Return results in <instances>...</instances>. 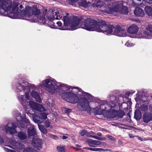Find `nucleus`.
<instances>
[{
  "label": "nucleus",
  "mask_w": 152,
  "mask_h": 152,
  "mask_svg": "<svg viewBox=\"0 0 152 152\" xmlns=\"http://www.w3.org/2000/svg\"><path fill=\"white\" fill-rule=\"evenodd\" d=\"M39 87H45L46 91L51 94H54L57 88H61L65 91L72 89L69 92L62 94V98L66 101L72 104L79 101V104L83 111L89 112L91 110L89 103L93 99V96L90 94L83 91L81 89L58 82L52 78H47L40 82Z\"/></svg>",
  "instance_id": "1"
},
{
  "label": "nucleus",
  "mask_w": 152,
  "mask_h": 152,
  "mask_svg": "<svg viewBox=\"0 0 152 152\" xmlns=\"http://www.w3.org/2000/svg\"><path fill=\"white\" fill-rule=\"evenodd\" d=\"M41 6L36 4L32 7V14L31 16V20L34 22H38L42 24L47 23V20H50L48 25L49 26L52 28H56L55 23L51 21L55 19H60L63 17L64 27L62 26V23L58 21L56 24L58 27V28L61 30H73L77 29L80 21V19L78 17L74 18H69L67 16L65 15L66 14L65 12L61 9H50L48 12L46 9H44L40 11L39 8Z\"/></svg>",
  "instance_id": "2"
},
{
  "label": "nucleus",
  "mask_w": 152,
  "mask_h": 152,
  "mask_svg": "<svg viewBox=\"0 0 152 152\" xmlns=\"http://www.w3.org/2000/svg\"><path fill=\"white\" fill-rule=\"evenodd\" d=\"M17 91L19 92L18 98L20 103L24 108H28L27 106L30 107L32 109L38 111H43L45 110L43 106L41 104L37 103L32 101L28 102L24 99V96L28 99L30 100L32 97L39 102L41 101L40 96L35 90L36 88L34 85L30 84L26 81H23L18 83L17 84Z\"/></svg>",
  "instance_id": "3"
},
{
  "label": "nucleus",
  "mask_w": 152,
  "mask_h": 152,
  "mask_svg": "<svg viewBox=\"0 0 152 152\" xmlns=\"http://www.w3.org/2000/svg\"><path fill=\"white\" fill-rule=\"evenodd\" d=\"M80 27L89 31H96L98 32H104L107 35H114L121 37L127 35L126 31L122 26L119 25L115 27L111 25H107L104 21L98 22L91 18H87L83 20L80 24Z\"/></svg>",
  "instance_id": "4"
},
{
  "label": "nucleus",
  "mask_w": 152,
  "mask_h": 152,
  "mask_svg": "<svg viewBox=\"0 0 152 152\" xmlns=\"http://www.w3.org/2000/svg\"><path fill=\"white\" fill-rule=\"evenodd\" d=\"M16 1L12 2L10 0H0V13L12 18H21L26 20H31L32 14L31 7L28 6L25 10H21L23 8L22 5L19 8Z\"/></svg>",
  "instance_id": "5"
},
{
  "label": "nucleus",
  "mask_w": 152,
  "mask_h": 152,
  "mask_svg": "<svg viewBox=\"0 0 152 152\" xmlns=\"http://www.w3.org/2000/svg\"><path fill=\"white\" fill-rule=\"evenodd\" d=\"M112 0H104V1H95L92 7L95 10L99 9L101 11L108 13L114 12L126 14L128 12V8L124 6L126 3L122 1L111 2Z\"/></svg>",
  "instance_id": "6"
},
{
  "label": "nucleus",
  "mask_w": 152,
  "mask_h": 152,
  "mask_svg": "<svg viewBox=\"0 0 152 152\" xmlns=\"http://www.w3.org/2000/svg\"><path fill=\"white\" fill-rule=\"evenodd\" d=\"M21 113H18L17 115V119H21L22 123L21 124L19 121H18L16 123L18 126L19 127L22 128H26V126H29L28 127V136L30 138L32 139V144L33 146L38 150L41 149L42 148V145L43 144V142L42 140L39 139L37 138V134L34 130V126L32 125H30L29 120L26 118L25 116H22Z\"/></svg>",
  "instance_id": "7"
},
{
  "label": "nucleus",
  "mask_w": 152,
  "mask_h": 152,
  "mask_svg": "<svg viewBox=\"0 0 152 152\" xmlns=\"http://www.w3.org/2000/svg\"><path fill=\"white\" fill-rule=\"evenodd\" d=\"M110 99L112 101L110 104H106V101H101L100 104L101 106L104 105V109L101 110V107H97L95 108L94 113L96 115H103L104 117L108 118H114L116 117L118 114L117 112L112 109L116 105L115 103L117 102L116 97L114 96H110Z\"/></svg>",
  "instance_id": "8"
},
{
  "label": "nucleus",
  "mask_w": 152,
  "mask_h": 152,
  "mask_svg": "<svg viewBox=\"0 0 152 152\" xmlns=\"http://www.w3.org/2000/svg\"><path fill=\"white\" fill-rule=\"evenodd\" d=\"M7 144L10 143L12 145V147H10L13 149L18 148L20 149H23V152H38L35 149L28 146L24 148V146L21 143H20L16 142L15 141H13L11 140H8L7 141Z\"/></svg>",
  "instance_id": "9"
},
{
  "label": "nucleus",
  "mask_w": 152,
  "mask_h": 152,
  "mask_svg": "<svg viewBox=\"0 0 152 152\" xmlns=\"http://www.w3.org/2000/svg\"><path fill=\"white\" fill-rule=\"evenodd\" d=\"M138 38H143L146 39L152 38V24L148 25L146 28L143 34L139 33L137 35Z\"/></svg>",
  "instance_id": "10"
},
{
  "label": "nucleus",
  "mask_w": 152,
  "mask_h": 152,
  "mask_svg": "<svg viewBox=\"0 0 152 152\" xmlns=\"http://www.w3.org/2000/svg\"><path fill=\"white\" fill-rule=\"evenodd\" d=\"M139 29L138 26L135 24L130 26L127 29V32L130 34H136Z\"/></svg>",
  "instance_id": "11"
},
{
  "label": "nucleus",
  "mask_w": 152,
  "mask_h": 152,
  "mask_svg": "<svg viewBox=\"0 0 152 152\" xmlns=\"http://www.w3.org/2000/svg\"><path fill=\"white\" fill-rule=\"evenodd\" d=\"M15 126L13 124H8L6 127V132L10 134H13L16 132Z\"/></svg>",
  "instance_id": "12"
},
{
  "label": "nucleus",
  "mask_w": 152,
  "mask_h": 152,
  "mask_svg": "<svg viewBox=\"0 0 152 152\" xmlns=\"http://www.w3.org/2000/svg\"><path fill=\"white\" fill-rule=\"evenodd\" d=\"M134 15L137 17H142L145 15V12L140 7H136L134 11Z\"/></svg>",
  "instance_id": "13"
},
{
  "label": "nucleus",
  "mask_w": 152,
  "mask_h": 152,
  "mask_svg": "<svg viewBox=\"0 0 152 152\" xmlns=\"http://www.w3.org/2000/svg\"><path fill=\"white\" fill-rule=\"evenodd\" d=\"M143 121L145 123H148L152 121V113H146L143 115Z\"/></svg>",
  "instance_id": "14"
},
{
  "label": "nucleus",
  "mask_w": 152,
  "mask_h": 152,
  "mask_svg": "<svg viewBox=\"0 0 152 152\" xmlns=\"http://www.w3.org/2000/svg\"><path fill=\"white\" fill-rule=\"evenodd\" d=\"M145 10L146 14L152 18V8L148 6H146Z\"/></svg>",
  "instance_id": "15"
},
{
  "label": "nucleus",
  "mask_w": 152,
  "mask_h": 152,
  "mask_svg": "<svg viewBox=\"0 0 152 152\" xmlns=\"http://www.w3.org/2000/svg\"><path fill=\"white\" fill-rule=\"evenodd\" d=\"M85 149L95 151H109L108 149H104L102 148H92L89 147H86L85 148Z\"/></svg>",
  "instance_id": "16"
},
{
  "label": "nucleus",
  "mask_w": 152,
  "mask_h": 152,
  "mask_svg": "<svg viewBox=\"0 0 152 152\" xmlns=\"http://www.w3.org/2000/svg\"><path fill=\"white\" fill-rule=\"evenodd\" d=\"M141 113L138 110H136L135 112L134 117L137 120H140L141 118Z\"/></svg>",
  "instance_id": "17"
},
{
  "label": "nucleus",
  "mask_w": 152,
  "mask_h": 152,
  "mask_svg": "<svg viewBox=\"0 0 152 152\" xmlns=\"http://www.w3.org/2000/svg\"><path fill=\"white\" fill-rule=\"evenodd\" d=\"M18 137L21 140H24L26 138V136L23 132H19L18 134Z\"/></svg>",
  "instance_id": "18"
},
{
  "label": "nucleus",
  "mask_w": 152,
  "mask_h": 152,
  "mask_svg": "<svg viewBox=\"0 0 152 152\" xmlns=\"http://www.w3.org/2000/svg\"><path fill=\"white\" fill-rule=\"evenodd\" d=\"M38 127L39 130L45 134L47 133V131L45 129L44 126L40 125H38Z\"/></svg>",
  "instance_id": "19"
},
{
  "label": "nucleus",
  "mask_w": 152,
  "mask_h": 152,
  "mask_svg": "<svg viewBox=\"0 0 152 152\" xmlns=\"http://www.w3.org/2000/svg\"><path fill=\"white\" fill-rule=\"evenodd\" d=\"M57 149L59 152H65V151L64 147L62 146H58L57 148Z\"/></svg>",
  "instance_id": "20"
},
{
  "label": "nucleus",
  "mask_w": 152,
  "mask_h": 152,
  "mask_svg": "<svg viewBox=\"0 0 152 152\" xmlns=\"http://www.w3.org/2000/svg\"><path fill=\"white\" fill-rule=\"evenodd\" d=\"M79 6H82L84 7H86L87 6V2L85 0H83L80 2L79 3Z\"/></svg>",
  "instance_id": "21"
},
{
  "label": "nucleus",
  "mask_w": 152,
  "mask_h": 152,
  "mask_svg": "<svg viewBox=\"0 0 152 152\" xmlns=\"http://www.w3.org/2000/svg\"><path fill=\"white\" fill-rule=\"evenodd\" d=\"M94 140H93L91 139H88L87 140V142L88 143V145L90 146L94 147V146L92 145H93Z\"/></svg>",
  "instance_id": "22"
},
{
  "label": "nucleus",
  "mask_w": 152,
  "mask_h": 152,
  "mask_svg": "<svg viewBox=\"0 0 152 152\" xmlns=\"http://www.w3.org/2000/svg\"><path fill=\"white\" fill-rule=\"evenodd\" d=\"M47 114L46 113L42 112L39 115V117H41L42 119H45L47 118Z\"/></svg>",
  "instance_id": "23"
},
{
  "label": "nucleus",
  "mask_w": 152,
  "mask_h": 152,
  "mask_svg": "<svg viewBox=\"0 0 152 152\" xmlns=\"http://www.w3.org/2000/svg\"><path fill=\"white\" fill-rule=\"evenodd\" d=\"M5 141H3V140L2 139V138L0 136V145H4L5 146H10L9 145H7V142H5Z\"/></svg>",
  "instance_id": "24"
},
{
  "label": "nucleus",
  "mask_w": 152,
  "mask_h": 152,
  "mask_svg": "<svg viewBox=\"0 0 152 152\" xmlns=\"http://www.w3.org/2000/svg\"><path fill=\"white\" fill-rule=\"evenodd\" d=\"M62 111L64 113H68L71 112V110L66 108H63L62 109Z\"/></svg>",
  "instance_id": "25"
},
{
  "label": "nucleus",
  "mask_w": 152,
  "mask_h": 152,
  "mask_svg": "<svg viewBox=\"0 0 152 152\" xmlns=\"http://www.w3.org/2000/svg\"><path fill=\"white\" fill-rule=\"evenodd\" d=\"M134 44L128 41L125 44V46L127 47H132L134 45Z\"/></svg>",
  "instance_id": "26"
},
{
  "label": "nucleus",
  "mask_w": 152,
  "mask_h": 152,
  "mask_svg": "<svg viewBox=\"0 0 152 152\" xmlns=\"http://www.w3.org/2000/svg\"><path fill=\"white\" fill-rule=\"evenodd\" d=\"M142 109L144 111L147 110L148 109V107L147 104H142L141 106Z\"/></svg>",
  "instance_id": "27"
},
{
  "label": "nucleus",
  "mask_w": 152,
  "mask_h": 152,
  "mask_svg": "<svg viewBox=\"0 0 152 152\" xmlns=\"http://www.w3.org/2000/svg\"><path fill=\"white\" fill-rule=\"evenodd\" d=\"M87 133V131L86 130H82L80 132V134L82 136H83L85 135Z\"/></svg>",
  "instance_id": "28"
},
{
  "label": "nucleus",
  "mask_w": 152,
  "mask_h": 152,
  "mask_svg": "<svg viewBox=\"0 0 152 152\" xmlns=\"http://www.w3.org/2000/svg\"><path fill=\"white\" fill-rule=\"evenodd\" d=\"M138 137V139L140 140L141 141H146L148 140H150V139L149 138H144V139L142 138V137Z\"/></svg>",
  "instance_id": "29"
},
{
  "label": "nucleus",
  "mask_w": 152,
  "mask_h": 152,
  "mask_svg": "<svg viewBox=\"0 0 152 152\" xmlns=\"http://www.w3.org/2000/svg\"><path fill=\"white\" fill-rule=\"evenodd\" d=\"M101 144V142L99 141L94 140V145H99Z\"/></svg>",
  "instance_id": "30"
},
{
  "label": "nucleus",
  "mask_w": 152,
  "mask_h": 152,
  "mask_svg": "<svg viewBox=\"0 0 152 152\" xmlns=\"http://www.w3.org/2000/svg\"><path fill=\"white\" fill-rule=\"evenodd\" d=\"M3 148L5 151L7 152H15L9 149L8 148L5 147H4Z\"/></svg>",
  "instance_id": "31"
},
{
  "label": "nucleus",
  "mask_w": 152,
  "mask_h": 152,
  "mask_svg": "<svg viewBox=\"0 0 152 152\" xmlns=\"http://www.w3.org/2000/svg\"><path fill=\"white\" fill-rule=\"evenodd\" d=\"M90 137H91L96 139L97 140H98L99 139V137L96 136H94V135H91L89 136Z\"/></svg>",
  "instance_id": "32"
},
{
  "label": "nucleus",
  "mask_w": 152,
  "mask_h": 152,
  "mask_svg": "<svg viewBox=\"0 0 152 152\" xmlns=\"http://www.w3.org/2000/svg\"><path fill=\"white\" fill-rule=\"evenodd\" d=\"M45 126L47 127H50V123L49 122H46L45 123Z\"/></svg>",
  "instance_id": "33"
},
{
  "label": "nucleus",
  "mask_w": 152,
  "mask_h": 152,
  "mask_svg": "<svg viewBox=\"0 0 152 152\" xmlns=\"http://www.w3.org/2000/svg\"><path fill=\"white\" fill-rule=\"evenodd\" d=\"M107 137L111 140H114V137H113L112 136L110 135H108L107 136Z\"/></svg>",
  "instance_id": "34"
},
{
  "label": "nucleus",
  "mask_w": 152,
  "mask_h": 152,
  "mask_svg": "<svg viewBox=\"0 0 152 152\" xmlns=\"http://www.w3.org/2000/svg\"><path fill=\"white\" fill-rule=\"evenodd\" d=\"M51 137L55 139H56L57 138V137L56 136L53 135H51Z\"/></svg>",
  "instance_id": "35"
},
{
  "label": "nucleus",
  "mask_w": 152,
  "mask_h": 152,
  "mask_svg": "<svg viewBox=\"0 0 152 152\" xmlns=\"http://www.w3.org/2000/svg\"><path fill=\"white\" fill-rule=\"evenodd\" d=\"M135 99L136 101L137 102H138L140 101V102H141V100H140V99L139 98V97H136V98H135Z\"/></svg>",
  "instance_id": "36"
},
{
  "label": "nucleus",
  "mask_w": 152,
  "mask_h": 152,
  "mask_svg": "<svg viewBox=\"0 0 152 152\" xmlns=\"http://www.w3.org/2000/svg\"><path fill=\"white\" fill-rule=\"evenodd\" d=\"M129 137L131 138H133L134 137V136L132 134H129Z\"/></svg>",
  "instance_id": "37"
},
{
  "label": "nucleus",
  "mask_w": 152,
  "mask_h": 152,
  "mask_svg": "<svg viewBox=\"0 0 152 152\" xmlns=\"http://www.w3.org/2000/svg\"><path fill=\"white\" fill-rule=\"evenodd\" d=\"M105 139V138L99 137V139H98V140H104Z\"/></svg>",
  "instance_id": "38"
},
{
  "label": "nucleus",
  "mask_w": 152,
  "mask_h": 152,
  "mask_svg": "<svg viewBox=\"0 0 152 152\" xmlns=\"http://www.w3.org/2000/svg\"><path fill=\"white\" fill-rule=\"evenodd\" d=\"M97 135L99 136H101L102 135V134L100 133L99 132L97 133Z\"/></svg>",
  "instance_id": "39"
},
{
  "label": "nucleus",
  "mask_w": 152,
  "mask_h": 152,
  "mask_svg": "<svg viewBox=\"0 0 152 152\" xmlns=\"http://www.w3.org/2000/svg\"><path fill=\"white\" fill-rule=\"evenodd\" d=\"M67 137L65 136H63L62 137V138L63 139H66L67 138Z\"/></svg>",
  "instance_id": "40"
},
{
  "label": "nucleus",
  "mask_w": 152,
  "mask_h": 152,
  "mask_svg": "<svg viewBox=\"0 0 152 152\" xmlns=\"http://www.w3.org/2000/svg\"><path fill=\"white\" fill-rule=\"evenodd\" d=\"M70 0L71 2H75L77 1H78V0Z\"/></svg>",
  "instance_id": "41"
},
{
  "label": "nucleus",
  "mask_w": 152,
  "mask_h": 152,
  "mask_svg": "<svg viewBox=\"0 0 152 152\" xmlns=\"http://www.w3.org/2000/svg\"><path fill=\"white\" fill-rule=\"evenodd\" d=\"M150 110L152 111V105L150 107Z\"/></svg>",
  "instance_id": "42"
},
{
  "label": "nucleus",
  "mask_w": 152,
  "mask_h": 152,
  "mask_svg": "<svg viewBox=\"0 0 152 152\" xmlns=\"http://www.w3.org/2000/svg\"><path fill=\"white\" fill-rule=\"evenodd\" d=\"M91 133L92 134H94V132H91Z\"/></svg>",
  "instance_id": "43"
},
{
  "label": "nucleus",
  "mask_w": 152,
  "mask_h": 152,
  "mask_svg": "<svg viewBox=\"0 0 152 152\" xmlns=\"http://www.w3.org/2000/svg\"><path fill=\"white\" fill-rule=\"evenodd\" d=\"M77 151H78V150H79V149H78V148H77V149H75Z\"/></svg>",
  "instance_id": "44"
},
{
  "label": "nucleus",
  "mask_w": 152,
  "mask_h": 152,
  "mask_svg": "<svg viewBox=\"0 0 152 152\" xmlns=\"http://www.w3.org/2000/svg\"><path fill=\"white\" fill-rule=\"evenodd\" d=\"M38 122H39V123H41L42 122V121H38Z\"/></svg>",
  "instance_id": "45"
},
{
  "label": "nucleus",
  "mask_w": 152,
  "mask_h": 152,
  "mask_svg": "<svg viewBox=\"0 0 152 152\" xmlns=\"http://www.w3.org/2000/svg\"><path fill=\"white\" fill-rule=\"evenodd\" d=\"M122 116H120V118H122Z\"/></svg>",
  "instance_id": "46"
},
{
  "label": "nucleus",
  "mask_w": 152,
  "mask_h": 152,
  "mask_svg": "<svg viewBox=\"0 0 152 152\" xmlns=\"http://www.w3.org/2000/svg\"><path fill=\"white\" fill-rule=\"evenodd\" d=\"M137 1H141V0H137Z\"/></svg>",
  "instance_id": "47"
},
{
  "label": "nucleus",
  "mask_w": 152,
  "mask_h": 152,
  "mask_svg": "<svg viewBox=\"0 0 152 152\" xmlns=\"http://www.w3.org/2000/svg\"><path fill=\"white\" fill-rule=\"evenodd\" d=\"M24 115H25V113H24Z\"/></svg>",
  "instance_id": "48"
},
{
  "label": "nucleus",
  "mask_w": 152,
  "mask_h": 152,
  "mask_svg": "<svg viewBox=\"0 0 152 152\" xmlns=\"http://www.w3.org/2000/svg\"><path fill=\"white\" fill-rule=\"evenodd\" d=\"M27 114L28 115V113H27Z\"/></svg>",
  "instance_id": "49"
},
{
  "label": "nucleus",
  "mask_w": 152,
  "mask_h": 152,
  "mask_svg": "<svg viewBox=\"0 0 152 152\" xmlns=\"http://www.w3.org/2000/svg\"><path fill=\"white\" fill-rule=\"evenodd\" d=\"M151 140H152V139H151Z\"/></svg>",
  "instance_id": "50"
}]
</instances>
